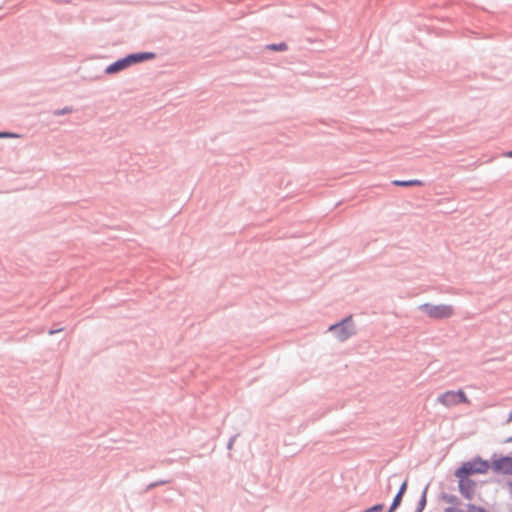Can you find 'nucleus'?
Instances as JSON below:
<instances>
[{
  "label": "nucleus",
  "mask_w": 512,
  "mask_h": 512,
  "mask_svg": "<svg viewBox=\"0 0 512 512\" xmlns=\"http://www.w3.org/2000/svg\"><path fill=\"white\" fill-rule=\"evenodd\" d=\"M490 468L487 460L482 459L480 456L474 457L470 461L463 462L454 472V475H461L462 477H470L475 474H484Z\"/></svg>",
  "instance_id": "1"
},
{
  "label": "nucleus",
  "mask_w": 512,
  "mask_h": 512,
  "mask_svg": "<svg viewBox=\"0 0 512 512\" xmlns=\"http://www.w3.org/2000/svg\"><path fill=\"white\" fill-rule=\"evenodd\" d=\"M419 310L425 313L429 318L435 320L448 319L454 314V307L448 304L434 305L431 303H424L419 306Z\"/></svg>",
  "instance_id": "2"
},
{
  "label": "nucleus",
  "mask_w": 512,
  "mask_h": 512,
  "mask_svg": "<svg viewBox=\"0 0 512 512\" xmlns=\"http://www.w3.org/2000/svg\"><path fill=\"white\" fill-rule=\"evenodd\" d=\"M329 331L334 333L339 341H346L355 334V325L352 316H347L341 321L330 325Z\"/></svg>",
  "instance_id": "3"
},
{
  "label": "nucleus",
  "mask_w": 512,
  "mask_h": 512,
  "mask_svg": "<svg viewBox=\"0 0 512 512\" xmlns=\"http://www.w3.org/2000/svg\"><path fill=\"white\" fill-rule=\"evenodd\" d=\"M458 478V490L460 494L467 500H472L474 496V488L476 482L470 477H462L461 475H454Z\"/></svg>",
  "instance_id": "4"
},
{
  "label": "nucleus",
  "mask_w": 512,
  "mask_h": 512,
  "mask_svg": "<svg viewBox=\"0 0 512 512\" xmlns=\"http://www.w3.org/2000/svg\"><path fill=\"white\" fill-rule=\"evenodd\" d=\"M490 467L496 473L512 475V456H501L491 462Z\"/></svg>",
  "instance_id": "5"
},
{
  "label": "nucleus",
  "mask_w": 512,
  "mask_h": 512,
  "mask_svg": "<svg viewBox=\"0 0 512 512\" xmlns=\"http://www.w3.org/2000/svg\"><path fill=\"white\" fill-rule=\"evenodd\" d=\"M126 59L128 60L129 66L142 63L148 60H152L156 57L154 52H136L127 54Z\"/></svg>",
  "instance_id": "6"
},
{
  "label": "nucleus",
  "mask_w": 512,
  "mask_h": 512,
  "mask_svg": "<svg viewBox=\"0 0 512 512\" xmlns=\"http://www.w3.org/2000/svg\"><path fill=\"white\" fill-rule=\"evenodd\" d=\"M407 486H408V480H404V482L400 485L399 489H398V492L396 493V495L394 496L393 500H392V503L388 509L387 512H395L398 507L401 505V502H402V499H403V496L404 494L406 493V490H407Z\"/></svg>",
  "instance_id": "7"
},
{
  "label": "nucleus",
  "mask_w": 512,
  "mask_h": 512,
  "mask_svg": "<svg viewBox=\"0 0 512 512\" xmlns=\"http://www.w3.org/2000/svg\"><path fill=\"white\" fill-rule=\"evenodd\" d=\"M129 67L126 57H122L105 68L106 74H115Z\"/></svg>",
  "instance_id": "8"
},
{
  "label": "nucleus",
  "mask_w": 512,
  "mask_h": 512,
  "mask_svg": "<svg viewBox=\"0 0 512 512\" xmlns=\"http://www.w3.org/2000/svg\"><path fill=\"white\" fill-rule=\"evenodd\" d=\"M454 391H446L438 396L437 401L446 407H452L457 405L455 400Z\"/></svg>",
  "instance_id": "9"
},
{
  "label": "nucleus",
  "mask_w": 512,
  "mask_h": 512,
  "mask_svg": "<svg viewBox=\"0 0 512 512\" xmlns=\"http://www.w3.org/2000/svg\"><path fill=\"white\" fill-rule=\"evenodd\" d=\"M392 184L395 186H400V187H409V186H422L423 182L418 179L394 180V181H392Z\"/></svg>",
  "instance_id": "10"
},
{
  "label": "nucleus",
  "mask_w": 512,
  "mask_h": 512,
  "mask_svg": "<svg viewBox=\"0 0 512 512\" xmlns=\"http://www.w3.org/2000/svg\"><path fill=\"white\" fill-rule=\"evenodd\" d=\"M428 489H429V484H427L423 491H422V494L420 496V499L417 503V508H418V511H423L426 504H427V492H428Z\"/></svg>",
  "instance_id": "11"
},
{
  "label": "nucleus",
  "mask_w": 512,
  "mask_h": 512,
  "mask_svg": "<svg viewBox=\"0 0 512 512\" xmlns=\"http://www.w3.org/2000/svg\"><path fill=\"white\" fill-rule=\"evenodd\" d=\"M441 499L449 504L454 505L453 507H455L461 503L460 499L456 495H453V494L442 493Z\"/></svg>",
  "instance_id": "12"
},
{
  "label": "nucleus",
  "mask_w": 512,
  "mask_h": 512,
  "mask_svg": "<svg viewBox=\"0 0 512 512\" xmlns=\"http://www.w3.org/2000/svg\"><path fill=\"white\" fill-rule=\"evenodd\" d=\"M266 49L271 50V51H286L288 49V46L285 42L272 43V44H268L266 46Z\"/></svg>",
  "instance_id": "13"
},
{
  "label": "nucleus",
  "mask_w": 512,
  "mask_h": 512,
  "mask_svg": "<svg viewBox=\"0 0 512 512\" xmlns=\"http://www.w3.org/2000/svg\"><path fill=\"white\" fill-rule=\"evenodd\" d=\"M454 395L457 405L462 403H469V400L467 399V396L462 389L454 391Z\"/></svg>",
  "instance_id": "14"
},
{
  "label": "nucleus",
  "mask_w": 512,
  "mask_h": 512,
  "mask_svg": "<svg viewBox=\"0 0 512 512\" xmlns=\"http://www.w3.org/2000/svg\"><path fill=\"white\" fill-rule=\"evenodd\" d=\"M72 112H73V107L66 106L64 108L54 110L53 115L54 116H62V115L70 114Z\"/></svg>",
  "instance_id": "15"
},
{
  "label": "nucleus",
  "mask_w": 512,
  "mask_h": 512,
  "mask_svg": "<svg viewBox=\"0 0 512 512\" xmlns=\"http://www.w3.org/2000/svg\"><path fill=\"white\" fill-rule=\"evenodd\" d=\"M383 509H384V504L379 503V504L373 505L370 508L365 509L362 512H381Z\"/></svg>",
  "instance_id": "16"
},
{
  "label": "nucleus",
  "mask_w": 512,
  "mask_h": 512,
  "mask_svg": "<svg viewBox=\"0 0 512 512\" xmlns=\"http://www.w3.org/2000/svg\"><path fill=\"white\" fill-rule=\"evenodd\" d=\"M17 134L8 131H0V138H17Z\"/></svg>",
  "instance_id": "17"
},
{
  "label": "nucleus",
  "mask_w": 512,
  "mask_h": 512,
  "mask_svg": "<svg viewBox=\"0 0 512 512\" xmlns=\"http://www.w3.org/2000/svg\"><path fill=\"white\" fill-rule=\"evenodd\" d=\"M238 436H239V434H235L232 437H230V439H229V441H228V443L226 445V448L228 450H231L233 448L234 442H235V440L237 439Z\"/></svg>",
  "instance_id": "18"
},
{
  "label": "nucleus",
  "mask_w": 512,
  "mask_h": 512,
  "mask_svg": "<svg viewBox=\"0 0 512 512\" xmlns=\"http://www.w3.org/2000/svg\"><path fill=\"white\" fill-rule=\"evenodd\" d=\"M480 506H476L475 504H467V509L469 512H477Z\"/></svg>",
  "instance_id": "19"
},
{
  "label": "nucleus",
  "mask_w": 512,
  "mask_h": 512,
  "mask_svg": "<svg viewBox=\"0 0 512 512\" xmlns=\"http://www.w3.org/2000/svg\"><path fill=\"white\" fill-rule=\"evenodd\" d=\"M444 512H464V511L455 506V507L445 508Z\"/></svg>",
  "instance_id": "20"
},
{
  "label": "nucleus",
  "mask_w": 512,
  "mask_h": 512,
  "mask_svg": "<svg viewBox=\"0 0 512 512\" xmlns=\"http://www.w3.org/2000/svg\"><path fill=\"white\" fill-rule=\"evenodd\" d=\"M154 483H155V486L158 487V486L170 483V480L164 479V480L155 481Z\"/></svg>",
  "instance_id": "21"
},
{
  "label": "nucleus",
  "mask_w": 512,
  "mask_h": 512,
  "mask_svg": "<svg viewBox=\"0 0 512 512\" xmlns=\"http://www.w3.org/2000/svg\"><path fill=\"white\" fill-rule=\"evenodd\" d=\"M61 331H63V328L50 329V330L48 331V334H49V335H54V334H56V333H58V332H61Z\"/></svg>",
  "instance_id": "22"
},
{
  "label": "nucleus",
  "mask_w": 512,
  "mask_h": 512,
  "mask_svg": "<svg viewBox=\"0 0 512 512\" xmlns=\"http://www.w3.org/2000/svg\"><path fill=\"white\" fill-rule=\"evenodd\" d=\"M154 488H156V486H155V483H154V482H152V483H150L149 485H147V487H146L145 491H150V490H152V489H154Z\"/></svg>",
  "instance_id": "23"
},
{
  "label": "nucleus",
  "mask_w": 512,
  "mask_h": 512,
  "mask_svg": "<svg viewBox=\"0 0 512 512\" xmlns=\"http://www.w3.org/2000/svg\"><path fill=\"white\" fill-rule=\"evenodd\" d=\"M507 422H512V411L508 414Z\"/></svg>",
  "instance_id": "24"
},
{
  "label": "nucleus",
  "mask_w": 512,
  "mask_h": 512,
  "mask_svg": "<svg viewBox=\"0 0 512 512\" xmlns=\"http://www.w3.org/2000/svg\"><path fill=\"white\" fill-rule=\"evenodd\" d=\"M477 512H489L487 511L485 508L483 507H479L478 511Z\"/></svg>",
  "instance_id": "25"
},
{
  "label": "nucleus",
  "mask_w": 512,
  "mask_h": 512,
  "mask_svg": "<svg viewBox=\"0 0 512 512\" xmlns=\"http://www.w3.org/2000/svg\"><path fill=\"white\" fill-rule=\"evenodd\" d=\"M505 443H512V436L508 437V438L505 440Z\"/></svg>",
  "instance_id": "26"
},
{
  "label": "nucleus",
  "mask_w": 512,
  "mask_h": 512,
  "mask_svg": "<svg viewBox=\"0 0 512 512\" xmlns=\"http://www.w3.org/2000/svg\"><path fill=\"white\" fill-rule=\"evenodd\" d=\"M506 156H507V157L512 158V150L508 151V152L506 153Z\"/></svg>",
  "instance_id": "27"
},
{
  "label": "nucleus",
  "mask_w": 512,
  "mask_h": 512,
  "mask_svg": "<svg viewBox=\"0 0 512 512\" xmlns=\"http://www.w3.org/2000/svg\"><path fill=\"white\" fill-rule=\"evenodd\" d=\"M509 487H510V493H511V496H512V481L509 482Z\"/></svg>",
  "instance_id": "28"
},
{
  "label": "nucleus",
  "mask_w": 512,
  "mask_h": 512,
  "mask_svg": "<svg viewBox=\"0 0 512 512\" xmlns=\"http://www.w3.org/2000/svg\"><path fill=\"white\" fill-rule=\"evenodd\" d=\"M415 512H423V511H418V508L416 507V510H415Z\"/></svg>",
  "instance_id": "29"
}]
</instances>
